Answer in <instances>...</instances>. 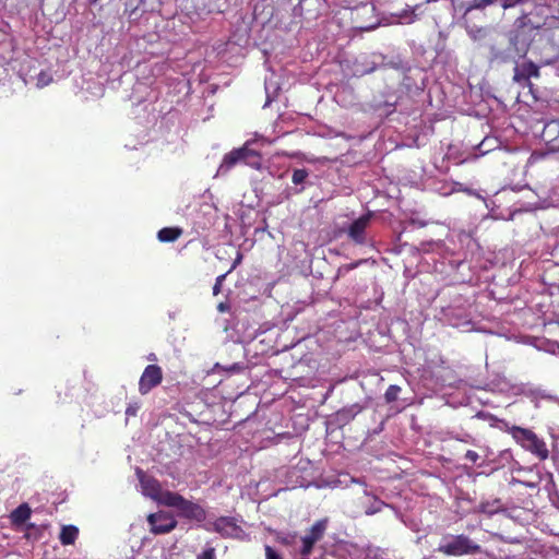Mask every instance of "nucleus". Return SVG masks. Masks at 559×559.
Returning <instances> with one entry per match:
<instances>
[{"instance_id":"f257e3e1","label":"nucleus","mask_w":559,"mask_h":559,"mask_svg":"<svg viewBox=\"0 0 559 559\" xmlns=\"http://www.w3.org/2000/svg\"><path fill=\"white\" fill-rule=\"evenodd\" d=\"M162 504L176 509L181 516L187 519L205 520V511L200 504L187 500L177 492L166 491L162 498Z\"/></svg>"},{"instance_id":"f03ea898","label":"nucleus","mask_w":559,"mask_h":559,"mask_svg":"<svg viewBox=\"0 0 559 559\" xmlns=\"http://www.w3.org/2000/svg\"><path fill=\"white\" fill-rule=\"evenodd\" d=\"M438 551L447 556H463L480 552V546L475 544L466 535H449L442 538Z\"/></svg>"},{"instance_id":"7ed1b4c3","label":"nucleus","mask_w":559,"mask_h":559,"mask_svg":"<svg viewBox=\"0 0 559 559\" xmlns=\"http://www.w3.org/2000/svg\"><path fill=\"white\" fill-rule=\"evenodd\" d=\"M239 163L259 168L260 156L254 150H251L248 144H245L242 147L235 148L224 156L217 173L221 175L225 174Z\"/></svg>"},{"instance_id":"20e7f679","label":"nucleus","mask_w":559,"mask_h":559,"mask_svg":"<svg viewBox=\"0 0 559 559\" xmlns=\"http://www.w3.org/2000/svg\"><path fill=\"white\" fill-rule=\"evenodd\" d=\"M512 437L525 450L535 454L539 460H546L549 455L546 443L540 440L532 430L513 427L511 430Z\"/></svg>"},{"instance_id":"39448f33","label":"nucleus","mask_w":559,"mask_h":559,"mask_svg":"<svg viewBox=\"0 0 559 559\" xmlns=\"http://www.w3.org/2000/svg\"><path fill=\"white\" fill-rule=\"evenodd\" d=\"M147 522L151 526V532L155 535L169 533L177 525V521L174 516L164 511L150 514Z\"/></svg>"},{"instance_id":"423d86ee","label":"nucleus","mask_w":559,"mask_h":559,"mask_svg":"<svg viewBox=\"0 0 559 559\" xmlns=\"http://www.w3.org/2000/svg\"><path fill=\"white\" fill-rule=\"evenodd\" d=\"M162 369L157 365H148L139 381V391L141 394L148 393L153 388L162 382Z\"/></svg>"},{"instance_id":"0eeeda50","label":"nucleus","mask_w":559,"mask_h":559,"mask_svg":"<svg viewBox=\"0 0 559 559\" xmlns=\"http://www.w3.org/2000/svg\"><path fill=\"white\" fill-rule=\"evenodd\" d=\"M136 475L141 484L142 493L162 503V498L167 490L163 491L159 483L155 478L146 476L142 469L138 468Z\"/></svg>"},{"instance_id":"6e6552de","label":"nucleus","mask_w":559,"mask_h":559,"mask_svg":"<svg viewBox=\"0 0 559 559\" xmlns=\"http://www.w3.org/2000/svg\"><path fill=\"white\" fill-rule=\"evenodd\" d=\"M370 218V214H365L348 226L347 235L355 243L366 245L368 242L366 229L369 226Z\"/></svg>"},{"instance_id":"1a4fd4ad","label":"nucleus","mask_w":559,"mask_h":559,"mask_svg":"<svg viewBox=\"0 0 559 559\" xmlns=\"http://www.w3.org/2000/svg\"><path fill=\"white\" fill-rule=\"evenodd\" d=\"M326 530V521H317L310 528L309 533L301 537V554L307 556L311 552L313 545L320 540Z\"/></svg>"},{"instance_id":"9d476101","label":"nucleus","mask_w":559,"mask_h":559,"mask_svg":"<svg viewBox=\"0 0 559 559\" xmlns=\"http://www.w3.org/2000/svg\"><path fill=\"white\" fill-rule=\"evenodd\" d=\"M539 76V68L532 61L515 64L513 81L523 85L531 86L530 79Z\"/></svg>"},{"instance_id":"9b49d317","label":"nucleus","mask_w":559,"mask_h":559,"mask_svg":"<svg viewBox=\"0 0 559 559\" xmlns=\"http://www.w3.org/2000/svg\"><path fill=\"white\" fill-rule=\"evenodd\" d=\"M543 141L551 152L559 151V120H550L545 123L542 134Z\"/></svg>"},{"instance_id":"f8f14e48","label":"nucleus","mask_w":559,"mask_h":559,"mask_svg":"<svg viewBox=\"0 0 559 559\" xmlns=\"http://www.w3.org/2000/svg\"><path fill=\"white\" fill-rule=\"evenodd\" d=\"M213 525L214 530L225 537H237L241 532L236 519L230 516L218 518Z\"/></svg>"},{"instance_id":"ddd939ff","label":"nucleus","mask_w":559,"mask_h":559,"mask_svg":"<svg viewBox=\"0 0 559 559\" xmlns=\"http://www.w3.org/2000/svg\"><path fill=\"white\" fill-rule=\"evenodd\" d=\"M423 3L416 4L414 7L407 5L405 9L394 13L393 17H395L397 23L401 24L414 23L423 14Z\"/></svg>"},{"instance_id":"4468645a","label":"nucleus","mask_w":559,"mask_h":559,"mask_svg":"<svg viewBox=\"0 0 559 559\" xmlns=\"http://www.w3.org/2000/svg\"><path fill=\"white\" fill-rule=\"evenodd\" d=\"M489 60L490 62L507 63L514 60V56L510 52V49L501 50L495 45L489 47Z\"/></svg>"},{"instance_id":"2eb2a0df","label":"nucleus","mask_w":559,"mask_h":559,"mask_svg":"<svg viewBox=\"0 0 559 559\" xmlns=\"http://www.w3.org/2000/svg\"><path fill=\"white\" fill-rule=\"evenodd\" d=\"M510 52L514 56V62H516L519 59L523 58L528 50V46L525 43H521L518 35L510 37V46L509 48Z\"/></svg>"},{"instance_id":"dca6fc26","label":"nucleus","mask_w":559,"mask_h":559,"mask_svg":"<svg viewBox=\"0 0 559 559\" xmlns=\"http://www.w3.org/2000/svg\"><path fill=\"white\" fill-rule=\"evenodd\" d=\"M79 536V528L74 525H63L59 535L63 546L73 545Z\"/></svg>"},{"instance_id":"f3484780","label":"nucleus","mask_w":559,"mask_h":559,"mask_svg":"<svg viewBox=\"0 0 559 559\" xmlns=\"http://www.w3.org/2000/svg\"><path fill=\"white\" fill-rule=\"evenodd\" d=\"M31 516V509L26 503L19 506L12 513L11 519L13 523L23 524Z\"/></svg>"},{"instance_id":"a211bd4d","label":"nucleus","mask_w":559,"mask_h":559,"mask_svg":"<svg viewBox=\"0 0 559 559\" xmlns=\"http://www.w3.org/2000/svg\"><path fill=\"white\" fill-rule=\"evenodd\" d=\"M181 235V230L179 228L165 227L162 228L157 238L162 242H173Z\"/></svg>"},{"instance_id":"6ab92c4d","label":"nucleus","mask_w":559,"mask_h":559,"mask_svg":"<svg viewBox=\"0 0 559 559\" xmlns=\"http://www.w3.org/2000/svg\"><path fill=\"white\" fill-rule=\"evenodd\" d=\"M364 493H365V496H367V497H372V498H373V502H372L369 507H367V508H366V510H365V513H366L367 515H373V514H376V513L380 512V511L382 510V508H384V507L393 508L391 504H388V503H385V502H383V501L379 500V499H378V498H376L374 496H372V495L367 490V488H365Z\"/></svg>"},{"instance_id":"aec40b11","label":"nucleus","mask_w":559,"mask_h":559,"mask_svg":"<svg viewBox=\"0 0 559 559\" xmlns=\"http://www.w3.org/2000/svg\"><path fill=\"white\" fill-rule=\"evenodd\" d=\"M309 177V171L305 168L295 169L292 175V181L296 187H299L297 189V192H301L305 189V183L307 178Z\"/></svg>"},{"instance_id":"412c9836","label":"nucleus","mask_w":559,"mask_h":559,"mask_svg":"<svg viewBox=\"0 0 559 559\" xmlns=\"http://www.w3.org/2000/svg\"><path fill=\"white\" fill-rule=\"evenodd\" d=\"M501 509V502L499 499L481 502L478 507V511L488 515H493Z\"/></svg>"},{"instance_id":"4be33fe9","label":"nucleus","mask_w":559,"mask_h":559,"mask_svg":"<svg viewBox=\"0 0 559 559\" xmlns=\"http://www.w3.org/2000/svg\"><path fill=\"white\" fill-rule=\"evenodd\" d=\"M362 411V407L359 404H353L348 407H344L338 412V416L344 420H352Z\"/></svg>"},{"instance_id":"5701e85b","label":"nucleus","mask_w":559,"mask_h":559,"mask_svg":"<svg viewBox=\"0 0 559 559\" xmlns=\"http://www.w3.org/2000/svg\"><path fill=\"white\" fill-rule=\"evenodd\" d=\"M499 141L496 138H485L478 145L479 155H485L498 147Z\"/></svg>"},{"instance_id":"b1692460","label":"nucleus","mask_w":559,"mask_h":559,"mask_svg":"<svg viewBox=\"0 0 559 559\" xmlns=\"http://www.w3.org/2000/svg\"><path fill=\"white\" fill-rule=\"evenodd\" d=\"M468 0H451L453 16L464 17L466 15V4Z\"/></svg>"},{"instance_id":"393cba45","label":"nucleus","mask_w":559,"mask_h":559,"mask_svg":"<svg viewBox=\"0 0 559 559\" xmlns=\"http://www.w3.org/2000/svg\"><path fill=\"white\" fill-rule=\"evenodd\" d=\"M454 309L447 308L442 310L443 319L453 326H459L461 324L462 316H453Z\"/></svg>"},{"instance_id":"a878e982","label":"nucleus","mask_w":559,"mask_h":559,"mask_svg":"<svg viewBox=\"0 0 559 559\" xmlns=\"http://www.w3.org/2000/svg\"><path fill=\"white\" fill-rule=\"evenodd\" d=\"M400 393H401V386H399L396 384H391L384 393L385 402L386 403L395 402L397 400Z\"/></svg>"},{"instance_id":"bb28decb","label":"nucleus","mask_w":559,"mask_h":559,"mask_svg":"<svg viewBox=\"0 0 559 559\" xmlns=\"http://www.w3.org/2000/svg\"><path fill=\"white\" fill-rule=\"evenodd\" d=\"M459 191H464V192H466V193H468L471 195H476V192H474L471 189L463 188V185L460 183V182H452V183H450L449 190L448 191H443L442 194L443 195H449V194H452V193L459 192Z\"/></svg>"},{"instance_id":"cd10ccee","label":"nucleus","mask_w":559,"mask_h":559,"mask_svg":"<svg viewBox=\"0 0 559 559\" xmlns=\"http://www.w3.org/2000/svg\"><path fill=\"white\" fill-rule=\"evenodd\" d=\"M495 0H468L466 4V14L474 9H483Z\"/></svg>"},{"instance_id":"c85d7f7f","label":"nucleus","mask_w":559,"mask_h":559,"mask_svg":"<svg viewBox=\"0 0 559 559\" xmlns=\"http://www.w3.org/2000/svg\"><path fill=\"white\" fill-rule=\"evenodd\" d=\"M466 31L474 40L480 39L485 36V29L481 27H467Z\"/></svg>"},{"instance_id":"c756f323","label":"nucleus","mask_w":559,"mask_h":559,"mask_svg":"<svg viewBox=\"0 0 559 559\" xmlns=\"http://www.w3.org/2000/svg\"><path fill=\"white\" fill-rule=\"evenodd\" d=\"M228 275V273H224L219 276L216 277L215 280V284L213 286V295L216 296L221 293V289H222V286H223V283L226 278V276Z\"/></svg>"},{"instance_id":"7c9ffc66","label":"nucleus","mask_w":559,"mask_h":559,"mask_svg":"<svg viewBox=\"0 0 559 559\" xmlns=\"http://www.w3.org/2000/svg\"><path fill=\"white\" fill-rule=\"evenodd\" d=\"M140 407H141V405L139 402L129 403V405L126 408V416L127 417L135 416L138 411L140 409Z\"/></svg>"},{"instance_id":"2f4dec72","label":"nucleus","mask_w":559,"mask_h":559,"mask_svg":"<svg viewBox=\"0 0 559 559\" xmlns=\"http://www.w3.org/2000/svg\"><path fill=\"white\" fill-rule=\"evenodd\" d=\"M265 559H283L282 556L271 546H265Z\"/></svg>"},{"instance_id":"473e14b6","label":"nucleus","mask_w":559,"mask_h":559,"mask_svg":"<svg viewBox=\"0 0 559 559\" xmlns=\"http://www.w3.org/2000/svg\"><path fill=\"white\" fill-rule=\"evenodd\" d=\"M198 559H216L215 549L213 547L206 548L201 555L198 556Z\"/></svg>"},{"instance_id":"72a5a7b5","label":"nucleus","mask_w":559,"mask_h":559,"mask_svg":"<svg viewBox=\"0 0 559 559\" xmlns=\"http://www.w3.org/2000/svg\"><path fill=\"white\" fill-rule=\"evenodd\" d=\"M296 535H292V534H286L284 536H277V540H280L281 543L283 544H286V545H289L294 542Z\"/></svg>"},{"instance_id":"f704fd0d","label":"nucleus","mask_w":559,"mask_h":559,"mask_svg":"<svg viewBox=\"0 0 559 559\" xmlns=\"http://www.w3.org/2000/svg\"><path fill=\"white\" fill-rule=\"evenodd\" d=\"M50 79L45 74L40 73L37 79V86L43 87L46 86L49 83Z\"/></svg>"},{"instance_id":"c9c22d12","label":"nucleus","mask_w":559,"mask_h":559,"mask_svg":"<svg viewBox=\"0 0 559 559\" xmlns=\"http://www.w3.org/2000/svg\"><path fill=\"white\" fill-rule=\"evenodd\" d=\"M516 4H521V0H501V5L504 9L513 8Z\"/></svg>"},{"instance_id":"e433bc0d","label":"nucleus","mask_w":559,"mask_h":559,"mask_svg":"<svg viewBox=\"0 0 559 559\" xmlns=\"http://www.w3.org/2000/svg\"><path fill=\"white\" fill-rule=\"evenodd\" d=\"M465 459L475 463L478 459H479V455L477 452L473 451V450H468L466 453H465Z\"/></svg>"},{"instance_id":"4c0bfd02","label":"nucleus","mask_w":559,"mask_h":559,"mask_svg":"<svg viewBox=\"0 0 559 559\" xmlns=\"http://www.w3.org/2000/svg\"><path fill=\"white\" fill-rule=\"evenodd\" d=\"M241 260H242V254L241 252H237V257L235 258L233 264H231V267L226 272V273H230L233 270H235L237 267V265H239L241 263Z\"/></svg>"},{"instance_id":"58836bf2","label":"nucleus","mask_w":559,"mask_h":559,"mask_svg":"<svg viewBox=\"0 0 559 559\" xmlns=\"http://www.w3.org/2000/svg\"><path fill=\"white\" fill-rule=\"evenodd\" d=\"M374 69H376V66H374V64H372L371 67H368V68H365V69H361V70L356 69V70H355V73H356L357 75H365V74H369V73L373 72V71H374Z\"/></svg>"},{"instance_id":"ea45409f","label":"nucleus","mask_w":559,"mask_h":559,"mask_svg":"<svg viewBox=\"0 0 559 559\" xmlns=\"http://www.w3.org/2000/svg\"><path fill=\"white\" fill-rule=\"evenodd\" d=\"M456 440L462 441V442H465V443H468V442H471V441H472V437H471L469 435H467V433H466V435H464V436H463V437H461V438H459V437H457V438H456Z\"/></svg>"},{"instance_id":"a19ab883","label":"nucleus","mask_w":559,"mask_h":559,"mask_svg":"<svg viewBox=\"0 0 559 559\" xmlns=\"http://www.w3.org/2000/svg\"><path fill=\"white\" fill-rule=\"evenodd\" d=\"M217 310H218L219 312H225V311H227V310H228V305H227V304H225V302H221V304L217 306Z\"/></svg>"},{"instance_id":"79ce46f5","label":"nucleus","mask_w":559,"mask_h":559,"mask_svg":"<svg viewBox=\"0 0 559 559\" xmlns=\"http://www.w3.org/2000/svg\"><path fill=\"white\" fill-rule=\"evenodd\" d=\"M362 262H364V260H360L358 262L346 265L345 267H346V270H353V269L357 267L359 264H361Z\"/></svg>"},{"instance_id":"37998d69","label":"nucleus","mask_w":559,"mask_h":559,"mask_svg":"<svg viewBox=\"0 0 559 559\" xmlns=\"http://www.w3.org/2000/svg\"><path fill=\"white\" fill-rule=\"evenodd\" d=\"M265 91H266V94H267V100H266V104H265V106H266V105L271 102V98H270V92H269V91H270V87H269V85H267V84L265 85Z\"/></svg>"},{"instance_id":"c03bdc74","label":"nucleus","mask_w":559,"mask_h":559,"mask_svg":"<svg viewBox=\"0 0 559 559\" xmlns=\"http://www.w3.org/2000/svg\"><path fill=\"white\" fill-rule=\"evenodd\" d=\"M298 472H299V471H298L296 467H294L293 469H290V471H289V475H290V477H293V476H297Z\"/></svg>"},{"instance_id":"a18cd8bd","label":"nucleus","mask_w":559,"mask_h":559,"mask_svg":"<svg viewBox=\"0 0 559 559\" xmlns=\"http://www.w3.org/2000/svg\"><path fill=\"white\" fill-rule=\"evenodd\" d=\"M297 486H299V487H307L308 485L305 481H296L294 487H297Z\"/></svg>"},{"instance_id":"49530a36","label":"nucleus","mask_w":559,"mask_h":559,"mask_svg":"<svg viewBox=\"0 0 559 559\" xmlns=\"http://www.w3.org/2000/svg\"><path fill=\"white\" fill-rule=\"evenodd\" d=\"M449 187H450V183H449V185H444V186H442V187L439 189L440 193L442 194V192H443V191H448V190H449Z\"/></svg>"},{"instance_id":"de8ad7c7","label":"nucleus","mask_w":559,"mask_h":559,"mask_svg":"<svg viewBox=\"0 0 559 559\" xmlns=\"http://www.w3.org/2000/svg\"><path fill=\"white\" fill-rule=\"evenodd\" d=\"M376 27V25H371V26H366V27H361L362 29L365 31H371Z\"/></svg>"},{"instance_id":"09e8293b","label":"nucleus","mask_w":559,"mask_h":559,"mask_svg":"<svg viewBox=\"0 0 559 559\" xmlns=\"http://www.w3.org/2000/svg\"><path fill=\"white\" fill-rule=\"evenodd\" d=\"M557 289H558V292H559V284L557 285Z\"/></svg>"},{"instance_id":"8fccbe9b","label":"nucleus","mask_w":559,"mask_h":559,"mask_svg":"<svg viewBox=\"0 0 559 559\" xmlns=\"http://www.w3.org/2000/svg\"><path fill=\"white\" fill-rule=\"evenodd\" d=\"M557 265L559 266V263H557Z\"/></svg>"}]
</instances>
